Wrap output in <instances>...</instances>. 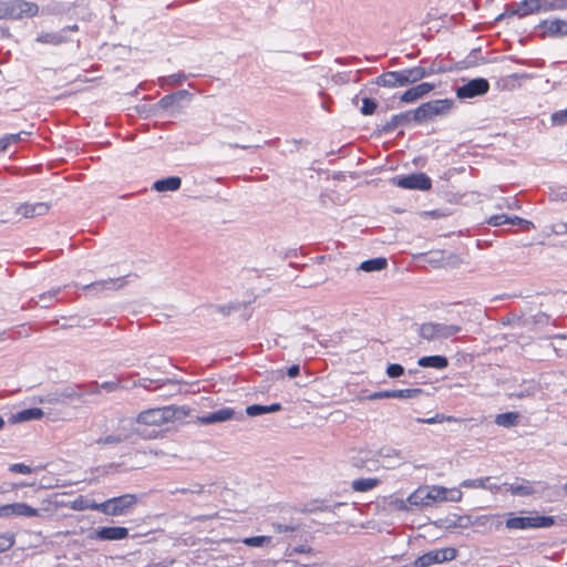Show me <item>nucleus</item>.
Masks as SVG:
<instances>
[{
  "mask_svg": "<svg viewBox=\"0 0 567 567\" xmlns=\"http://www.w3.org/2000/svg\"><path fill=\"white\" fill-rule=\"evenodd\" d=\"M433 89H434V84L423 82L421 84H417V85L406 90L401 95V101L404 103H412V102L423 97L427 93H430Z\"/></svg>",
  "mask_w": 567,
  "mask_h": 567,
  "instance_id": "nucleus-20",
  "label": "nucleus"
},
{
  "mask_svg": "<svg viewBox=\"0 0 567 567\" xmlns=\"http://www.w3.org/2000/svg\"><path fill=\"white\" fill-rule=\"evenodd\" d=\"M182 179L178 176H169L166 178H162L156 181L152 188L156 192H175L181 188Z\"/></svg>",
  "mask_w": 567,
  "mask_h": 567,
  "instance_id": "nucleus-23",
  "label": "nucleus"
},
{
  "mask_svg": "<svg viewBox=\"0 0 567 567\" xmlns=\"http://www.w3.org/2000/svg\"><path fill=\"white\" fill-rule=\"evenodd\" d=\"M292 551H295V553H310L311 548L309 546H307V545H301V546L295 547L292 549Z\"/></svg>",
  "mask_w": 567,
  "mask_h": 567,
  "instance_id": "nucleus-61",
  "label": "nucleus"
},
{
  "mask_svg": "<svg viewBox=\"0 0 567 567\" xmlns=\"http://www.w3.org/2000/svg\"><path fill=\"white\" fill-rule=\"evenodd\" d=\"M243 543L251 547H262L271 543L270 536H252L243 539Z\"/></svg>",
  "mask_w": 567,
  "mask_h": 567,
  "instance_id": "nucleus-37",
  "label": "nucleus"
},
{
  "mask_svg": "<svg viewBox=\"0 0 567 567\" xmlns=\"http://www.w3.org/2000/svg\"><path fill=\"white\" fill-rule=\"evenodd\" d=\"M508 216L505 214L493 215L488 218V224L495 227L507 225Z\"/></svg>",
  "mask_w": 567,
  "mask_h": 567,
  "instance_id": "nucleus-46",
  "label": "nucleus"
},
{
  "mask_svg": "<svg viewBox=\"0 0 567 567\" xmlns=\"http://www.w3.org/2000/svg\"><path fill=\"white\" fill-rule=\"evenodd\" d=\"M375 84L383 87H401L399 72L388 71L375 79Z\"/></svg>",
  "mask_w": 567,
  "mask_h": 567,
  "instance_id": "nucleus-26",
  "label": "nucleus"
},
{
  "mask_svg": "<svg viewBox=\"0 0 567 567\" xmlns=\"http://www.w3.org/2000/svg\"><path fill=\"white\" fill-rule=\"evenodd\" d=\"M540 13L539 0H523L511 2L506 6V16L525 18L530 14Z\"/></svg>",
  "mask_w": 567,
  "mask_h": 567,
  "instance_id": "nucleus-13",
  "label": "nucleus"
},
{
  "mask_svg": "<svg viewBox=\"0 0 567 567\" xmlns=\"http://www.w3.org/2000/svg\"><path fill=\"white\" fill-rule=\"evenodd\" d=\"M39 7L34 2L25 0L0 1V19L18 20L22 18L35 17Z\"/></svg>",
  "mask_w": 567,
  "mask_h": 567,
  "instance_id": "nucleus-2",
  "label": "nucleus"
},
{
  "mask_svg": "<svg viewBox=\"0 0 567 567\" xmlns=\"http://www.w3.org/2000/svg\"><path fill=\"white\" fill-rule=\"evenodd\" d=\"M551 122L554 125H564L567 123V110H560L551 115Z\"/></svg>",
  "mask_w": 567,
  "mask_h": 567,
  "instance_id": "nucleus-48",
  "label": "nucleus"
},
{
  "mask_svg": "<svg viewBox=\"0 0 567 567\" xmlns=\"http://www.w3.org/2000/svg\"><path fill=\"white\" fill-rule=\"evenodd\" d=\"M379 455L383 460H388V462H386L388 467H394V466L401 464L403 461L401 452L395 449H391V447L381 449L379 452Z\"/></svg>",
  "mask_w": 567,
  "mask_h": 567,
  "instance_id": "nucleus-27",
  "label": "nucleus"
},
{
  "mask_svg": "<svg viewBox=\"0 0 567 567\" xmlns=\"http://www.w3.org/2000/svg\"><path fill=\"white\" fill-rule=\"evenodd\" d=\"M9 471L18 474H30L32 468L23 463H14L10 465Z\"/></svg>",
  "mask_w": 567,
  "mask_h": 567,
  "instance_id": "nucleus-49",
  "label": "nucleus"
},
{
  "mask_svg": "<svg viewBox=\"0 0 567 567\" xmlns=\"http://www.w3.org/2000/svg\"><path fill=\"white\" fill-rule=\"evenodd\" d=\"M14 544V537L10 534L0 535V551L10 549Z\"/></svg>",
  "mask_w": 567,
  "mask_h": 567,
  "instance_id": "nucleus-43",
  "label": "nucleus"
},
{
  "mask_svg": "<svg viewBox=\"0 0 567 567\" xmlns=\"http://www.w3.org/2000/svg\"><path fill=\"white\" fill-rule=\"evenodd\" d=\"M507 225H512V226L519 225V226H525V227L529 228L530 226H533V223L529 220L523 219L518 216H513V217L508 216Z\"/></svg>",
  "mask_w": 567,
  "mask_h": 567,
  "instance_id": "nucleus-54",
  "label": "nucleus"
},
{
  "mask_svg": "<svg viewBox=\"0 0 567 567\" xmlns=\"http://www.w3.org/2000/svg\"><path fill=\"white\" fill-rule=\"evenodd\" d=\"M540 12L565 11L567 0H539Z\"/></svg>",
  "mask_w": 567,
  "mask_h": 567,
  "instance_id": "nucleus-31",
  "label": "nucleus"
},
{
  "mask_svg": "<svg viewBox=\"0 0 567 567\" xmlns=\"http://www.w3.org/2000/svg\"><path fill=\"white\" fill-rule=\"evenodd\" d=\"M519 415L516 412H506L497 414L495 417V423L498 426L503 427H512L518 423Z\"/></svg>",
  "mask_w": 567,
  "mask_h": 567,
  "instance_id": "nucleus-32",
  "label": "nucleus"
},
{
  "mask_svg": "<svg viewBox=\"0 0 567 567\" xmlns=\"http://www.w3.org/2000/svg\"><path fill=\"white\" fill-rule=\"evenodd\" d=\"M44 415L43 411L39 408H30L17 413H12L9 417V422L12 424L28 422L32 420H40Z\"/></svg>",
  "mask_w": 567,
  "mask_h": 567,
  "instance_id": "nucleus-21",
  "label": "nucleus"
},
{
  "mask_svg": "<svg viewBox=\"0 0 567 567\" xmlns=\"http://www.w3.org/2000/svg\"><path fill=\"white\" fill-rule=\"evenodd\" d=\"M404 368L399 363H390L386 368V375L389 378H399L404 374Z\"/></svg>",
  "mask_w": 567,
  "mask_h": 567,
  "instance_id": "nucleus-41",
  "label": "nucleus"
},
{
  "mask_svg": "<svg viewBox=\"0 0 567 567\" xmlns=\"http://www.w3.org/2000/svg\"><path fill=\"white\" fill-rule=\"evenodd\" d=\"M489 83L486 79L476 78L456 89L458 99H473L487 93Z\"/></svg>",
  "mask_w": 567,
  "mask_h": 567,
  "instance_id": "nucleus-11",
  "label": "nucleus"
},
{
  "mask_svg": "<svg viewBox=\"0 0 567 567\" xmlns=\"http://www.w3.org/2000/svg\"><path fill=\"white\" fill-rule=\"evenodd\" d=\"M83 395V385L72 383L47 394L43 399H41V402L50 404H64L72 401L81 400Z\"/></svg>",
  "mask_w": 567,
  "mask_h": 567,
  "instance_id": "nucleus-6",
  "label": "nucleus"
},
{
  "mask_svg": "<svg viewBox=\"0 0 567 567\" xmlns=\"http://www.w3.org/2000/svg\"><path fill=\"white\" fill-rule=\"evenodd\" d=\"M122 437L120 435H107L104 437H100L96 443L101 445H110V444H117L122 442Z\"/></svg>",
  "mask_w": 567,
  "mask_h": 567,
  "instance_id": "nucleus-50",
  "label": "nucleus"
},
{
  "mask_svg": "<svg viewBox=\"0 0 567 567\" xmlns=\"http://www.w3.org/2000/svg\"><path fill=\"white\" fill-rule=\"evenodd\" d=\"M282 409L280 403H272L270 405H267V413H274L278 412Z\"/></svg>",
  "mask_w": 567,
  "mask_h": 567,
  "instance_id": "nucleus-59",
  "label": "nucleus"
},
{
  "mask_svg": "<svg viewBox=\"0 0 567 567\" xmlns=\"http://www.w3.org/2000/svg\"><path fill=\"white\" fill-rule=\"evenodd\" d=\"M37 42L43 44L59 45L66 41V37L62 32H41L37 37Z\"/></svg>",
  "mask_w": 567,
  "mask_h": 567,
  "instance_id": "nucleus-28",
  "label": "nucleus"
},
{
  "mask_svg": "<svg viewBox=\"0 0 567 567\" xmlns=\"http://www.w3.org/2000/svg\"><path fill=\"white\" fill-rule=\"evenodd\" d=\"M300 373V367L299 364H292L291 367L288 368L287 370V375L289 378H296L297 375H299Z\"/></svg>",
  "mask_w": 567,
  "mask_h": 567,
  "instance_id": "nucleus-58",
  "label": "nucleus"
},
{
  "mask_svg": "<svg viewBox=\"0 0 567 567\" xmlns=\"http://www.w3.org/2000/svg\"><path fill=\"white\" fill-rule=\"evenodd\" d=\"M175 413L173 406L148 409L137 415V422L145 425H162L172 421Z\"/></svg>",
  "mask_w": 567,
  "mask_h": 567,
  "instance_id": "nucleus-8",
  "label": "nucleus"
},
{
  "mask_svg": "<svg viewBox=\"0 0 567 567\" xmlns=\"http://www.w3.org/2000/svg\"><path fill=\"white\" fill-rule=\"evenodd\" d=\"M272 528H274V532H276L277 534H282V533L296 532L298 527L296 525H291V524L274 523Z\"/></svg>",
  "mask_w": 567,
  "mask_h": 567,
  "instance_id": "nucleus-45",
  "label": "nucleus"
},
{
  "mask_svg": "<svg viewBox=\"0 0 567 567\" xmlns=\"http://www.w3.org/2000/svg\"><path fill=\"white\" fill-rule=\"evenodd\" d=\"M102 506V503H96L93 499H85L82 496L73 502V508L76 511L91 509L101 513Z\"/></svg>",
  "mask_w": 567,
  "mask_h": 567,
  "instance_id": "nucleus-33",
  "label": "nucleus"
},
{
  "mask_svg": "<svg viewBox=\"0 0 567 567\" xmlns=\"http://www.w3.org/2000/svg\"><path fill=\"white\" fill-rule=\"evenodd\" d=\"M39 515V511L29 506L25 503H12L0 506V517H11V516H24V517H35Z\"/></svg>",
  "mask_w": 567,
  "mask_h": 567,
  "instance_id": "nucleus-14",
  "label": "nucleus"
},
{
  "mask_svg": "<svg viewBox=\"0 0 567 567\" xmlns=\"http://www.w3.org/2000/svg\"><path fill=\"white\" fill-rule=\"evenodd\" d=\"M377 102L373 99L364 97L362 99V106L360 109L363 115H371L377 110Z\"/></svg>",
  "mask_w": 567,
  "mask_h": 567,
  "instance_id": "nucleus-40",
  "label": "nucleus"
},
{
  "mask_svg": "<svg viewBox=\"0 0 567 567\" xmlns=\"http://www.w3.org/2000/svg\"><path fill=\"white\" fill-rule=\"evenodd\" d=\"M380 484V480L372 477H362L354 480L351 484V487L355 492H368L373 489Z\"/></svg>",
  "mask_w": 567,
  "mask_h": 567,
  "instance_id": "nucleus-29",
  "label": "nucleus"
},
{
  "mask_svg": "<svg viewBox=\"0 0 567 567\" xmlns=\"http://www.w3.org/2000/svg\"><path fill=\"white\" fill-rule=\"evenodd\" d=\"M81 385H83L84 394L96 395V394L101 393L100 385H99V383L96 381H91V382H87V383H82Z\"/></svg>",
  "mask_w": 567,
  "mask_h": 567,
  "instance_id": "nucleus-47",
  "label": "nucleus"
},
{
  "mask_svg": "<svg viewBox=\"0 0 567 567\" xmlns=\"http://www.w3.org/2000/svg\"><path fill=\"white\" fill-rule=\"evenodd\" d=\"M399 78L402 86H406L409 84L416 83L422 80L426 75L431 74V71H427L423 66H414L405 70L398 71Z\"/></svg>",
  "mask_w": 567,
  "mask_h": 567,
  "instance_id": "nucleus-18",
  "label": "nucleus"
},
{
  "mask_svg": "<svg viewBox=\"0 0 567 567\" xmlns=\"http://www.w3.org/2000/svg\"><path fill=\"white\" fill-rule=\"evenodd\" d=\"M394 184L404 189L429 190L432 187V181L425 173L395 177Z\"/></svg>",
  "mask_w": 567,
  "mask_h": 567,
  "instance_id": "nucleus-10",
  "label": "nucleus"
},
{
  "mask_svg": "<svg viewBox=\"0 0 567 567\" xmlns=\"http://www.w3.org/2000/svg\"><path fill=\"white\" fill-rule=\"evenodd\" d=\"M388 266V260L384 257H377L372 259H368L362 261L358 266V270L365 271V272H374V271H381L385 269Z\"/></svg>",
  "mask_w": 567,
  "mask_h": 567,
  "instance_id": "nucleus-25",
  "label": "nucleus"
},
{
  "mask_svg": "<svg viewBox=\"0 0 567 567\" xmlns=\"http://www.w3.org/2000/svg\"><path fill=\"white\" fill-rule=\"evenodd\" d=\"M7 146L9 147L11 144L18 143L21 140V134H7L3 136Z\"/></svg>",
  "mask_w": 567,
  "mask_h": 567,
  "instance_id": "nucleus-57",
  "label": "nucleus"
},
{
  "mask_svg": "<svg viewBox=\"0 0 567 567\" xmlns=\"http://www.w3.org/2000/svg\"><path fill=\"white\" fill-rule=\"evenodd\" d=\"M189 78L188 74H185L184 72H178L175 74H171L167 76H162L158 79V84L161 87H164L166 85H178L186 81Z\"/></svg>",
  "mask_w": 567,
  "mask_h": 567,
  "instance_id": "nucleus-34",
  "label": "nucleus"
},
{
  "mask_svg": "<svg viewBox=\"0 0 567 567\" xmlns=\"http://www.w3.org/2000/svg\"><path fill=\"white\" fill-rule=\"evenodd\" d=\"M365 399L369 401L391 399L390 390L372 392V393L368 394L365 396Z\"/></svg>",
  "mask_w": 567,
  "mask_h": 567,
  "instance_id": "nucleus-51",
  "label": "nucleus"
},
{
  "mask_svg": "<svg viewBox=\"0 0 567 567\" xmlns=\"http://www.w3.org/2000/svg\"><path fill=\"white\" fill-rule=\"evenodd\" d=\"M488 482H489V477L464 480L461 483V486L465 487V488H483V489H488V491H498L499 489L498 486H496V485H488L487 484Z\"/></svg>",
  "mask_w": 567,
  "mask_h": 567,
  "instance_id": "nucleus-30",
  "label": "nucleus"
},
{
  "mask_svg": "<svg viewBox=\"0 0 567 567\" xmlns=\"http://www.w3.org/2000/svg\"><path fill=\"white\" fill-rule=\"evenodd\" d=\"M60 292V288L50 290L48 292H43L39 296L38 303L42 308H48L52 305V302L55 300L56 295Z\"/></svg>",
  "mask_w": 567,
  "mask_h": 567,
  "instance_id": "nucleus-38",
  "label": "nucleus"
},
{
  "mask_svg": "<svg viewBox=\"0 0 567 567\" xmlns=\"http://www.w3.org/2000/svg\"><path fill=\"white\" fill-rule=\"evenodd\" d=\"M130 276H123L117 278H109L104 280H99L92 284L84 286L85 290H92L94 292H101L103 290H120L127 285V278Z\"/></svg>",
  "mask_w": 567,
  "mask_h": 567,
  "instance_id": "nucleus-15",
  "label": "nucleus"
},
{
  "mask_svg": "<svg viewBox=\"0 0 567 567\" xmlns=\"http://www.w3.org/2000/svg\"><path fill=\"white\" fill-rule=\"evenodd\" d=\"M8 146L6 144V141L3 136L0 138V153L7 151Z\"/></svg>",
  "mask_w": 567,
  "mask_h": 567,
  "instance_id": "nucleus-63",
  "label": "nucleus"
},
{
  "mask_svg": "<svg viewBox=\"0 0 567 567\" xmlns=\"http://www.w3.org/2000/svg\"><path fill=\"white\" fill-rule=\"evenodd\" d=\"M537 28L540 30V38H561L567 37V20L555 18L546 19L539 22Z\"/></svg>",
  "mask_w": 567,
  "mask_h": 567,
  "instance_id": "nucleus-12",
  "label": "nucleus"
},
{
  "mask_svg": "<svg viewBox=\"0 0 567 567\" xmlns=\"http://www.w3.org/2000/svg\"><path fill=\"white\" fill-rule=\"evenodd\" d=\"M190 494H202L204 491V486L200 484H194L189 487Z\"/></svg>",
  "mask_w": 567,
  "mask_h": 567,
  "instance_id": "nucleus-60",
  "label": "nucleus"
},
{
  "mask_svg": "<svg viewBox=\"0 0 567 567\" xmlns=\"http://www.w3.org/2000/svg\"><path fill=\"white\" fill-rule=\"evenodd\" d=\"M246 413L249 416H258L267 413V405L252 404L246 408Z\"/></svg>",
  "mask_w": 567,
  "mask_h": 567,
  "instance_id": "nucleus-42",
  "label": "nucleus"
},
{
  "mask_svg": "<svg viewBox=\"0 0 567 567\" xmlns=\"http://www.w3.org/2000/svg\"><path fill=\"white\" fill-rule=\"evenodd\" d=\"M413 120V111H406L400 114H394L391 118L383 125L382 131L384 133H391L396 127L404 125Z\"/></svg>",
  "mask_w": 567,
  "mask_h": 567,
  "instance_id": "nucleus-22",
  "label": "nucleus"
},
{
  "mask_svg": "<svg viewBox=\"0 0 567 567\" xmlns=\"http://www.w3.org/2000/svg\"><path fill=\"white\" fill-rule=\"evenodd\" d=\"M555 524L551 516H515L509 517L505 525L508 529L546 528Z\"/></svg>",
  "mask_w": 567,
  "mask_h": 567,
  "instance_id": "nucleus-7",
  "label": "nucleus"
},
{
  "mask_svg": "<svg viewBox=\"0 0 567 567\" xmlns=\"http://www.w3.org/2000/svg\"><path fill=\"white\" fill-rule=\"evenodd\" d=\"M177 493H181V494H188L190 493L189 488H186V487H182V488H175V489H172L169 491V494L171 495H175Z\"/></svg>",
  "mask_w": 567,
  "mask_h": 567,
  "instance_id": "nucleus-62",
  "label": "nucleus"
},
{
  "mask_svg": "<svg viewBox=\"0 0 567 567\" xmlns=\"http://www.w3.org/2000/svg\"><path fill=\"white\" fill-rule=\"evenodd\" d=\"M76 30H78V25L73 24V25H70V27L63 29L61 32H62V34H64L66 31H76Z\"/></svg>",
  "mask_w": 567,
  "mask_h": 567,
  "instance_id": "nucleus-64",
  "label": "nucleus"
},
{
  "mask_svg": "<svg viewBox=\"0 0 567 567\" xmlns=\"http://www.w3.org/2000/svg\"><path fill=\"white\" fill-rule=\"evenodd\" d=\"M461 331V326L441 322H426L420 327V336L429 341L437 339H447Z\"/></svg>",
  "mask_w": 567,
  "mask_h": 567,
  "instance_id": "nucleus-5",
  "label": "nucleus"
},
{
  "mask_svg": "<svg viewBox=\"0 0 567 567\" xmlns=\"http://www.w3.org/2000/svg\"><path fill=\"white\" fill-rule=\"evenodd\" d=\"M444 498V487L439 485H424L417 487L411 493L406 502L401 501V509H410L413 507L422 508L430 507L436 503H442Z\"/></svg>",
  "mask_w": 567,
  "mask_h": 567,
  "instance_id": "nucleus-1",
  "label": "nucleus"
},
{
  "mask_svg": "<svg viewBox=\"0 0 567 567\" xmlns=\"http://www.w3.org/2000/svg\"><path fill=\"white\" fill-rule=\"evenodd\" d=\"M554 196L558 200L567 202V187H557V189L554 190Z\"/></svg>",
  "mask_w": 567,
  "mask_h": 567,
  "instance_id": "nucleus-55",
  "label": "nucleus"
},
{
  "mask_svg": "<svg viewBox=\"0 0 567 567\" xmlns=\"http://www.w3.org/2000/svg\"><path fill=\"white\" fill-rule=\"evenodd\" d=\"M457 550L453 547L430 550L414 560V567H430L435 564L454 560Z\"/></svg>",
  "mask_w": 567,
  "mask_h": 567,
  "instance_id": "nucleus-9",
  "label": "nucleus"
},
{
  "mask_svg": "<svg viewBox=\"0 0 567 567\" xmlns=\"http://www.w3.org/2000/svg\"><path fill=\"white\" fill-rule=\"evenodd\" d=\"M452 417L451 416H445L443 414H436L435 416L433 417H427V419H421L419 417L416 421L419 423H423V424H435V423H442L444 421H451Z\"/></svg>",
  "mask_w": 567,
  "mask_h": 567,
  "instance_id": "nucleus-44",
  "label": "nucleus"
},
{
  "mask_svg": "<svg viewBox=\"0 0 567 567\" xmlns=\"http://www.w3.org/2000/svg\"><path fill=\"white\" fill-rule=\"evenodd\" d=\"M135 494H123L102 502L101 513L107 516H125L133 512L137 504Z\"/></svg>",
  "mask_w": 567,
  "mask_h": 567,
  "instance_id": "nucleus-4",
  "label": "nucleus"
},
{
  "mask_svg": "<svg viewBox=\"0 0 567 567\" xmlns=\"http://www.w3.org/2000/svg\"><path fill=\"white\" fill-rule=\"evenodd\" d=\"M417 364L422 368H433L437 370L445 369L449 365V360L444 355H426L417 360Z\"/></svg>",
  "mask_w": 567,
  "mask_h": 567,
  "instance_id": "nucleus-24",
  "label": "nucleus"
},
{
  "mask_svg": "<svg viewBox=\"0 0 567 567\" xmlns=\"http://www.w3.org/2000/svg\"><path fill=\"white\" fill-rule=\"evenodd\" d=\"M236 417V412L233 408H223L217 411L198 416L200 424L221 423Z\"/></svg>",
  "mask_w": 567,
  "mask_h": 567,
  "instance_id": "nucleus-17",
  "label": "nucleus"
},
{
  "mask_svg": "<svg viewBox=\"0 0 567 567\" xmlns=\"http://www.w3.org/2000/svg\"><path fill=\"white\" fill-rule=\"evenodd\" d=\"M100 391L105 390L106 392H114L121 389V384L117 381H105L103 383H99Z\"/></svg>",
  "mask_w": 567,
  "mask_h": 567,
  "instance_id": "nucleus-53",
  "label": "nucleus"
},
{
  "mask_svg": "<svg viewBox=\"0 0 567 567\" xmlns=\"http://www.w3.org/2000/svg\"><path fill=\"white\" fill-rule=\"evenodd\" d=\"M508 491L513 495H518V496H527L534 492L533 487L529 484H524V483L511 484L508 487Z\"/></svg>",
  "mask_w": 567,
  "mask_h": 567,
  "instance_id": "nucleus-36",
  "label": "nucleus"
},
{
  "mask_svg": "<svg viewBox=\"0 0 567 567\" xmlns=\"http://www.w3.org/2000/svg\"><path fill=\"white\" fill-rule=\"evenodd\" d=\"M176 102L175 97L173 94H167V95H164L159 101H158V106L163 110H166L171 106H173Z\"/></svg>",
  "mask_w": 567,
  "mask_h": 567,
  "instance_id": "nucleus-52",
  "label": "nucleus"
},
{
  "mask_svg": "<svg viewBox=\"0 0 567 567\" xmlns=\"http://www.w3.org/2000/svg\"><path fill=\"white\" fill-rule=\"evenodd\" d=\"M176 102H179L182 100H190L192 99V94L187 91V90H179L175 93H173Z\"/></svg>",
  "mask_w": 567,
  "mask_h": 567,
  "instance_id": "nucleus-56",
  "label": "nucleus"
},
{
  "mask_svg": "<svg viewBox=\"0 0 567 567\" xmlns=\"http://www.w3.org/2000/svg\"><path fill=\"white\" fill-rule=\"evenodd\" d=\"M463 493L458 488H446L444 487V498L442 502H461Z\"/></svg>",
  "mask_w": 567,
  "mask_h": 567,
  "instance_id": "nucleus-39",
  "label": "nucleus"
},
{
  "mask_svg": "<svg viewBox=\"0 0 567 567\" xmlns=\"http://www.w3.org/2000/svg\"><path fill=\"white\" fill-rule=\"evenodd\" d=\"M422 393V389L390 390L391 399H413Z\"/></svg>",
  "mask_w": 567,
  "mask_h": 567,
  "instance_id": "nucleus-35",
  "label": "nucleus"
},
{
  "mask_svg": "<svg viewBox=\"0 0 567 567\" xmlns=\"http://www.w3.org/2000/svg\"><path fill=\"white\" fill-rule=\"evenodd\" d=\"M49 209H50V206L47 203H42V202L33 203V204L24 203V204H20L16 208V213L21 215L24 218H32L35 216L45 215L49 212Z\"/></svg>",
  "mask_w": 567,
  "mask_h": 567,
  "instance_id": "nucleus-19",
  "label": "nucleus"
},
{
  "mask_svg": "<svg viewBox=\"0 0 567 567\" xmlns=\"http://www.w3.org/2000/svg\"><path fill=\"white\" fill-rule=\"evenodd\" d=\"M128 529L121 526H104L95 529L94 538L97 540H122L127 538Z\"/></svg>",
  "mask_w": 567,
  "mask_h": 567,
  "instance_id": "nucleus-16",
  "label": "nucleus"
},
{
  "mask_svg": "<svg viewBox=\"0 0 567 567\" xmlns=\"http://www.w3.org/2000/svg\"><path fill=\"white\" fill-rule=\"evenodd\" d=\"M453 106L454 101L450 99L429 101L413 111V120L417 123L431 121L435 116L449 114Z\"/></svg>",
  "mask_w": 567,
  "mask_h": 567,
  "instance_id": "nucleus-3",
  "label": "nucleus"
}]
</instances>
